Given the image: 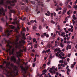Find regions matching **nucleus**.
I'll return each mask as SVG.
<instances>
[{"instance_id":"nucleus-52","label":"nucleus","mask_w":77,"mask_h":77,"mask_svg":"<svg viewBox=\"0 0 77 77\" xmlns=\"http://www.w3.org/2000/svg\"><path fill=\"white\" fill-rule=\"evenodd\" d=\"M23 30L24 31H25L26 30V28H23Z\"/></svg>"},{"instance_id":"nucleus-64","label":"nucleus","mask_w":77,"mask_h":77,"mask_svg":"<svg viewBox=\"0 0 77 77\" xmlns=\"http://www.w3.org/2000/svg\"><path fill=\"white\" fill-rule=\"evenodd\" d=\"M75 29H77V23L75 26Z\"/></svg>"},{"instance_id":"nucleus-26","label":"nucleus","mask_w":77,"mask_h":77,"mask_svg":"<svg viewBox=\"0 0 77 77\" xmlns=\"http://www.w3.org/2000/svg\"><path fill=\"white\" fill-rule=\"evenodd\" d=\"M42 28V26H41V25H39V29H41Z\"/></svg>"},{"instance_id":"nucleus-27","label":"nucleus","mask_w":77,"mask_h":77,"mask_svg":"<svg viewBox=\"0 0 77 77\" xmlns=\"http://www.w3.org/2000/svg\"><path fill=\"white\" fill-rule=\"evenodd\" d=\"M59 62H60V63H62V64L63 63V59H62V60H60V61H59Z\"/></svg>"},{"instance_id":"nucleus-34","label":"nucleus","mask_w":77,"mask_h":77,"mask_svg":"<svg viewBox=\"0 0 77 77\" xmlns=\"http://www.w3.org/2000/svg\"><path fill=\"white\" fill-rule=\"evenodd\" d=\"M33 28L34 29H36V27L35 26H34L33 27Z\"/></svg>"},{"instance_id":"nucleus-4","label":"nucleus","mask_w":77,"mask_h":77,"mask_svg":"<svg viewBox=\"0 0 77 77\" xmlns=\"http://www.w3.org/2000/svg\"><path fill=\"white\" fill-rule=\"evenodd\" d=\"M5 71L6 72V74H5L6 76L7 77H10V76H13V75L12 74V73L7 70V69H5Z\"/></svg>"},{"instance_id":"nucleus-30","label":"nucleus","mask_w":77,"mask_h":77,"mask_svg":"<svg viewBox=\"0 0 77 77\" xmlns=\"http://www.w3.org/2000/svg\"><path fill=\"white\" fill-rule=\"evenodd\" d=\"M36 39H35V38H33V42H36Z\"/></svg>"},{"instance_id":"nucleus-24","label":"nucleus","mask_w":77,"mask_h":77,"mask_svg":"<svg viewBox=\"0 0 77 77\" xmlns=\"http://www.w3.org/2000/svg\"><path fill=\"white\" fill-rule=\"evenodd\" d=\"M28 44L29 45H31L32 44V42H30L29 41H28Z\"/></svg>"},{"instance_id":"nucleus-7","label":"nucleus","mask_w":77,"mask_h":77,"mask_svg":"<svg viewBox=\"0 0 77 77\" xmlns=\"http://www.w3.org/2000/svg\"><path fill=\"white\" fill-rule=\"evenodd\" d=\"M57 8H56V11H58L59 10H61V9H62L61 7H60L59 5H57Z\"/></svg>"},{"instance_id":"nucleus-49","label":"nucleus","mask_w":77,"mask_h":77,"mask_svg":"<svg viewBox=\"0 0 77 77\" xmlns=\"http://www.w3.org/2000/svg\"><path fill=\"white\" fill-rule=\"evenodd\" d=\"M67 7L68 8H71V6L70 5H68Z\"/></svg>"},{"instance_id":"nucleus-31","label":"nucleus","mask_w":77,"mask_h":77,"mask_svg":"<svg viewBox=\"0 0 77 77\" xmlns=\"http://www.w3.org/2000/svg\"><path fill=\"white\" fill-rule=\"evenodd\" d=\"M57 26L58 27V29L59 30L60 29V26L59 25H58Z\"/></svg>"},{"instance_id":"nucleus-2","label":"nucleus","mask_w":77,"mask_h":77,"mask_svg":"<svg viewBox=\"0 0 77 77\" xmlns=\"http://www.w3.org/2000/svg\"><path fill=\"white\" fill-rule=\"evenodd\" d=\"M12 31L13 30L12 29L10 30V31L8 29H7L6 31H4V34L2 33L3 36H9L11 35V32H12Z\"/></svg>"},{"instance_id":"nucleus-57","label":"nucleus","mask_w":77,"mask_h":77,"mask_svg":"<svg viewBox=\"0 0 77 77\" xmlns=\"http://www.w3.org/2000/svg\"><path fill=\"white\" fill-rule=\"evenodd\" d=\"M43 35L44 36H46L47 35L46 33H45V32L44 33Z\"/></svg>"},{"instance_id":"nucleus-54","label":"nucleus","mask_w":77,"mask_h":77,"mask_svg":"<svg viewBox=\"0 0 77 77\" xmlns=\"http://www.w3.org/2000/svg\"><path fill=\"white\" fill-rule=\"evenodd\" d=\"M47 13H48L49 14V16L50 14H51L50 11H48Z\"/></svg>"},{"instance_id":"nucleus-15","label":"nucleus","mask_w":77,"mask_h":77,"mask_svg":"<svg viewBox=\"0 0 77 77\" xmlns=\"http://www.w3.org/2000/svg\"><path fill=\"white\" fill-rule=\"evenodd\" d=\"M72 18L76 20L77 19V18L75 17V14H73L72 16Z\"/></svg>"},{"instance_id":"nucleus-22","label":"nucleus","mask_w":77,"mask_h":77,"mask_svg":"<svg viewBox=\"0 0 77 77\" xmlns=\"http://www.w3.org/2000/svg\"><path fill=\"white\" fill-rule=\"evenodd\" d=\"M18 44H19L18 42L17 43V45H16V48H19V46L18 45Z\"/></svg>"},{"instance_id":"nucleus-3","label":"nucleus","mask_w":77,"mask_h":77,"mask_svg":"<svg viewBox=\"0 0 77 77\" xmlns=\"http://www.w3.org/2000/svg\"><path fill=\"white\" fill-rule=\"evenodd\" d=\"M6 1V2L7 3L9 4V0H0V5H5V1Z\"/></svg>"},{"instance_id":"nucleus-18","label":"nucleus","mask_w":77,"mask_h":77,"mask_svg":"<svg viewBox=\"0 0 77 77\" xmlns=\"http://www.w3.org/2000/svg\"><path fill=\"white\" fill-rule=\"evenodd\" d=\"M36 35H37L38 38H39V36H40V34H39V33H38V32H37V33H36Z\"/></svg>"},{"instance_id":"nucleus-47","label":"nucleus","mask_w":77,"mask_h":77,"mask_svg":"<svg viewBox=\"0 0 77 77\" xmlns=\"http://www.w3.org/2000/svg\"><path fill=\"white\" fill-rule=\"evenodd\" d=\"M25 2H26V3H29V1L28 0H25Z\"/></svg>"},{"instance_id":"nucleus-46","label":"nucleus","mask_w":77,"mask_h":77,"mask_svg":"<svg viewBox=\"0 0 77 77\" xmlns=\"http://www.w3.org/2000/svg\"><path fill=\"white\" fill-rule=\"evenodd\" d=\"M60 45H61V47H62V48H63V45L61 43V44H60Z\"/></svg>"},{"instance_id":"nucleus-53","label":"nucleus","mask_w":77,"mask_h":77,"mask_svg":"<svg viewBox=\"0 0 77 77\" xmlns=\"http://www.w3.org/2000/svg\"><path fill=\"white\" fill-rule=\"evenodd\" d=\"M26 17H23V20H25L26 19Z\"/></svg>"},{"instance_id":"nucleus-50","label":"nucleus","mask_w":77,"mask_h":77,"mask_svg":"<svg viewBox=\"0 0 77 77\" xmlns=\"http://www.w3.org/2000/svg\"><path fill=\"white\" fill-rule=\"evenodd\" d=\"M38 47V46L37 45V44H35V48H37Z\"/></svg>"},{"instance_id":"nucleus-36","label":"nucleus","mask_w":77,"mask_h":77,"mask_svg":"<svg viewBox=\"0 0 77 77\" xmlns=\"http://www.w3.org/2000/svg\"><path fill=\"white\" fill-rule=\"evenodd\" d=\"M10 66L11 67H14V64H13V63H11V64H10Z\"/></svg>"},{"instance_id":"nucleus-37","label":"nucleus","mask_w":77,"mask_h":77,"mask_svg":"<svg viewBox=\"0 0 77 77\" xmlns=\"http://www.w3.org/2000/svg\"><path fill=\"white\" fill-rule=\"evenodd\" d=\"M42 72H44V73H45V72H46L47 70H46V69H45L42 71Z\"/></svg>"},{"instance_id":"nucleus-12","label":"nucleus","mask_w":77,"mask_h":77,"mask_svg":"<svg viewBox=\"0 0 77 77\" xmlns=\"http://www.w3.org/2000/svg\"><path fill=\"white\" fill-rule=\"evenodd\" d=\"M6 42H7V47H10V45L9 44V43L11 42L10 40H8V41H6Z\"/></svg>"},{"instance_id":"nucleus-59","label":"nucleus","mask_w":77,"mask_h":77,"mask_svg":"<svg viewBox=\"0 0 77 77\" xmlns=\"http://www.w3.org/2000/svg\"><path fill=\"white\" fill-rule=\"evenodd\" d=\"M49 71L51 73H53V71H52V70L51 71L49 70Z\"/></svg>"},{"instance_id":"nucleus-8","label":"nucleus","mask_w":77,"mask_h":77,"mask_svg":"<svg viewBox=\"0 0 77 77\" xmlns=\"http://www.w3.org/2000/svg\"><path fill=\"white\" fill-rule=\"evenodd\" d=\"M0 14H2L3 15V8L1 7V9L0 8Z\"/></svg>"},{"instance_id":"nucleus-62","label":"nucleus","mask_w":77,"mask_h":77,"mask_svg":"<svg viewBox=\"0 0 77 77\" xmlns=\"http://www.w3.org/2000/svg\"><path fill=\"white\" fill-rule=\"evenodd\" d=\"M53 14H54L53 13H51V17H53Z\"/></svg>"},{"instance_id":"nucleus-43","label":"nucleus","mask_w":77,"mask_h":77,"mask_svg":"<svg viewBox=\"0 0 77 77\" xmlns=\"http://www.w3.org/2000/svg\"><path fill=\"white\" fill-rule=\"evenodd\" d=\"M9 51H10V49H8V50H6L7 53H8Z\"/></svg>"},{"instance_id":"nucleus-17","label":"nucleus","mask_w":77,"mask_h":77,"mask_svg":"<svg viewBox=\"0 0 77 77\" xmlns=\"http://www.w3.org/2000/svg\"><path fill=\"white\" fill-rule=\"evenodd\" d=\"M3 30V28L2 26H0V31L1 32H2V31Z\"/></svg>"},{"instance_id":"nucleus-60","label":"nucleus","mask_w":77,"mask_h":77,"mask_svg":"<svg viewBox=\"0 0 77 77\" xmlns=\"http://www.w3.org/2000/svg\"><path fill=\"white\" fill-rule=\"evenodd\" d=\"M20 53H22V52H23V50H20Z\"/></svg>"},{"instance_id":"nucleus-41","label":"nucleus","mask_w":77,"mask_h":77,"mask_svg":"<svg viewBox=\"0 0 77 77\" xmlns=\"http://www.w3.org/2000/svg\"><path fill=\"white\" fill-rule=\"evenodd\" d=\"M26 12H28V11H29V9L28 8H26Z\"/></svg>"},{"instance_id":"nucleus-58","label":"nucleus","mask_w":77,"mask_h":77,"mask_svg":"<svg viewBox=\"0 0 77 77\" xmlns=\"http://www.w3.org/2000/svg\"><path fill=\"white\" fill-rule=\"evenodd\" d=\"M56 55L57 57H59V56H58V53H57H57H56Z\"/></svg>"},{"instance_id":"nucleus-55","label":"nucleus","mask_w":77,"mask_h":77,"mask_svg":"<svg viewBox=\"0 0 77 77\" xmlns=\"http://www.w3.org/2000/svg\"><path fill=\"white\" fill-rule=\"evenodd\" d=\"M71 67H72V68H74V64H72L71 65Z\"/></svg>"},{"instance_id":"nucleus-29","label":"nucleus","mask_w":77,"mask_h":77,"mask_svg":"<svg viewBox=\"0 0 77 77\" xmlns=\"http://www.w3.org/2000/svg\"><path fill=\"white\" fill-rule=\"evenodd\" d=\"M19 43L20 45V46H22V42L21 41H19Z\"/></svg>"},{"instance_id":"nucleus-42","label":"nucleus","mask_w":77,"mask_h":77,"mask_svg":"<svg viewBox=\"0 0 77 77\" xmlns=\"http://www.w3.org/2000/svg\"><path fill=\"white\" fill-rule=\"evenodd\" d=\"M1 20L3 21V22H5V20L3 18H1Z\"/></svg>"},{"instance_id":"nucleus-14","label":"nucleus","mask_w":77,"mask_h":77,"mask_svg":"<svg viewBox=\"0 0 77 77\" xmlns=\"http://www.w3.org/2000/svg\"><path fill=\"white\" fill-rule=\"evenodd\" d=\"M54 5L55 6H57V4H58V2L54 0Z\"/></svg>"},{"instance_id":"nucleus-33","label":"nucleus","mask_w":77,"mask_h":77,"mask_svg":"<svg viewBox=\"0 0 77 77\" xmlns=\"http://www.w3.org/2000/svg\"><path fill=\"white\" fill-rule=\"evenodd\" d=\"M31 2L32 4H35V1H31Z\"/></svg>"},{"instance_id":"nucleus-56","label":"nucleus","mask_w":77,"mask_h":77,"mask_svg":"<svg viewBox=\"0 0 77 77\" xmlns=\"http://www.w3.org/2000/svg\"><path fill=\"white\" fill-rule=\"evenodd\" d=\"M38 6H37V8L35 10V11H38Z\"/></svg>"},{"instance_id":"nucleus-38","label":"nucleus","mask_w":77,"mask_h":77,"mask_svg":"<svg viewBox=\"0 0 77 77\" xmlns=\"http://www.w3.org/2000/svg\"><path fill=\"white\" fill-rule=\"evenodd\" d=\"M30 22H31V23H33L34 22V20H31L30 21Z\"/></svg>"},{"instance_id":"nucleus-63","label":"nucleus","mask_w":77,"mask_h":77,"mask_svg":"<svg viewBox=\"0 0 77 77\" xmlns=\"http://www.w3.org/2000/svg\"><path fill=\"white\" fill-rule=\"evenodd\" d=\"M46 63H45V64H44L43 65V66H44L45 67V66H46Z\"/></svg>"},{"instance_id":"nucleus-40","label":"nucleus","mask_w":77,"mask_h":77,"mask_svg":"<svg viewBox=\"0 0 77 77\" xmlns=\"http://www.w3.org/2000/svg\"><path fill=\"white\" fill-rule=\"evenodd\" d=\"M7 59L8 60H9L10 58L9 56H7Z\"/></svg>"},{"instance_id":"nucleus-1","label":"nucleus","mask_w":77,"mask_h":77,"mask_svg":"<svg viewBox=\"0 0 77 77\" xmlns=\"http://www.w3.org/2000/svg\"><path fill=\"white\" fill-rule=\"evenodd\" d=\"M11 61H13L14 63H20L21 60V59H20L19 57L18 59V62H17L16 59L14 56L11 57Z\"/></svg>"},{"instance_id":"nucleus-6","label":"nucleus","mask_w":77,"mask_h":77,"mask_svg":"<svg viewBox=\"0 0 77 77\" xmlns=\"http://www.w3.org/2000/svg\"><path fill=\"white\" fill-rule=\"evenodd\" d=\"M15 51L14 48H13L12 49V50L11 51H9V55L10 56H11L12 54H14V52Z\"/></svg>"},{"instance_id":"nucleus-13","label":"nucleus","mask_w":77,"mask_h":77,"mask_svg":"<svg viewBox=\"0 0 77 77\" xmlns=\"http://www.w3.org/2000/svg\"><path fill=\"white\" fill-rule=\"evenodd\" d=\"M22 69L24 71L25 73H26V70L25 68H22Z\"/></svg>"},{"instance_id":"nucleus-11","label":"nucleus","mask_w":77,"mask_h":77,"mask_svg":"<svg viewBox=\"0 0 77 77\" xmlns=\"http://www.w3.org/2000/svg\"><path fill=\"white\" fill-rule=\"evenodd\" d=\"M11 65V62H8L7 63L6 65V67H9V65Z\"/></svg>"},{"instance_id":"nucleus-10","label":"nucleus","mask_w":77,"mask_h":77,"mask_svg":"<svg viewBox=\"0 0 77 77\" xmlns=\"http://www.w3.org/2000/svg\"><path fill=\"white\" fill-rule=\"evenodd\" d=\"M51 60L50 59H49L48 60V62L47 63V64L48 65H50L51 64Z\"/></svg>"},{"instance_id":"nucleus-23","label":"nucleus","mask_w":77,"mask_h":77,"mask_svg":"<svg viewBox=\"0 0 77 77\" xmlns=\"http://www.w3.org/2000/svg\"><path fill=\"white\" fill-rule=\"evenodd\" d=\"M10 26H11V28H12V29H14V28H15V26H13V25H10Z\"/></svg>"},{"instance_id":"nucleus-44","label":"nucleus","mask_w":77,"mask_h":77,"mask_svg":"<svg viewBox=\"0 0 77 77\" xmlns=\"http://www.w3.org/2000/svg\"><path fill=\"white\" fill-rule=\"evenodd\" d=\"M34 62H35V61L36 60V57H35V58L34 59Z\"/></svg>"},{"instance_id":"nucleus-45","label":"nucleus","mask_w":77,"mask_h":77,"mask_svg":"<svg viewBox=\"0 0 77 77\" xmlns=\"http://www.w3.org/2000/svg\"><path fill=\"white\" fill-rule=\"evenodd\" d=\"M68 17V16H67V17H66V18H65V20H66V21L67 20Z\"/></svg>"},{"instance_id":"nucleus-21","label":"nucleus","mask_w":77,"mask_h":77,"mask_svg":"<svg viewBox=\"0 0 77 77\" xmlns=\"http://www.w3.org/2000/svg\"><path fill=\"white\" fill-rule=\"evenodd\" d=\"M59 48H56L54 49V52H55V51H59Z\"/></svg>"},{"instance_id":"nucleus-28","label":"nucleus","mask_w":77,"mask_h":77,"mask_svg":"<svg viewBox=\"0 0 77 77\" xmlns=\"http://www.w3.org/2000/svg\"><path fill=\"white\" fill-rule=\"evenodd\" d=\"M53 69H54V70L55 69V68L53 67H52V68H50L49 70H51V71H52V70H53Z\"/></svg>"},{"instance_id":"nucleus-48","label":"nucleus","mask_w":77,"mask_h":77,"mask_svg":"<svg viewBox=\"0 0 77 77\" xmlns=\"http://www.w3.org/2000/svg\"><path fill=\"white\" fill-rule=\"evenodd\" d=\"M49 51H50V49H48V50H47V53H48Z\"/></svg>"},{"instance_id":"nucleus-20","label":"nucleus","mask_w":77,"mask_h":77,"mask_svg":"<svg viewBox=\"0 0 77 77\" xmlns=\"http://www.w3.org/2000/svg\"><path fill=\"white\" fill-rule=\"evenodd\" d=\"M61 36H64V35H65V32H61Z\"/></svg>"},{"instance_id":"nucleus-16","label":"nucleus","mask_w":77,"mask_h":77,"mask_svg":"<svg viewBox=\"0 0 77 77\" xmlns=\"http://www.w3.org/2000/svg\"><path fill=\"white\" fill-rule=\"evenodd\" d=\"M72 11H71V10H69V11H68L67 14H68V15H69V14H71V13H72Z\"/></svg>"},{"instance_id":"nucleus-19","label":"nucleus","mask_w":77,"mask_h":77,"mask_svg":"<svg viewBox=\"0 0 77 77\" xmlns=\"http://www.w3.org/2000/svg\"><path fill=\"white\" fill-rule=\"evenodd\" d=\"M70 0H68V1H67L65 3L66 5H67L68 2H70Z\"/></svg>"},{"instance_id":"nucleus-5","label":"nucleus","mask_w":77,"mask_h":77,"mask_svg":"<svg viewBox=\"0 0 77 77\" xmlns=\"http://www.w3.org/2000/svg\"><path fill=\"white\" fill-rule=\"evenodd\" d=\"M8 9H9V12H10V13H16L15 10L13 9L11 10V8H12L10 6H8Z\"/></svg>"},{"instance_id":"nucleus-51","label":"nucleus","mask_w":77,"mask_h":77,"mask_svg":"<svg viewBox=\"0 0 77 77\" xmlns=\"http://www.w3.org/2000/svg\"><path fill=\"white\" fill-rule=\"evenodd\" d=\"M71 45H70L69 46V49H71Z\"/></svg>"},{"instance_id":"nucleus-25","label":"nucleus","mask_w":77,"mask_h":77,"mask_svg":"<svg viewBox=\"0 0 77 77\" xmlns=\"http://www.w3.org/2000/svg\"><path fill=\"white\" fill-rule=\"evenodd\" d=\"M21 42L23 44H25V43H26V42H25V40H22Z\"/></svg>"},{"instance_id":"nucleus-32","label":"nucleus","mask_w":77,"mask_h":77,"mask_svg":"<svg viewBox=\"0 0 77 77\" xmlns=\"http://www.w3.org/2000/svg\"><path fill=\"white\" fill-rule=\"evenodd\" d=\"M66 12V10H63V14H65V13Z\"/></svg>"},{"instance_id":"nucleus-9","label":"nucleus","mask_w":77,"mask_h":77,"mask_svg":"<svg viewBox=\"0 0 77 77\" xmlns=\"http://www.w3.org/2000/svg\"><path fill=\"white\" fill-rule=\"evenodd\" d=\"M22 35L23 37V39H26V35L25 33H24V32H23V33H22Z\"/></svg>"},{"instance_id":"nucleus-39","label":"nucleus","mask_w":77,"mask_h":77,"mask_svg":"<svg viewBox=\"0 0 77 77\" xmlns=\"http://www.w3.org/2000/svg\"><path fill=\"white\" fill-rule=\"evenodd\" d=\"M51 23H55V22L54 21V20H51Z\"/></svg>"},{"instance_id":"nucleus-35","label":"nucleus","mask_w":77,"mask_h":77,"mask_svg":"<svg viewBox=\"0 0 77 77\" xmlns=\"http://www.w3.org/2000/svg\"><path fill=\"white\" fill-rule=\"evenodd\" d=\"M73 8H77V5H74Z\"/></svg>"},{"instance_id":"nucleus-61","label":"nucleus","mask_w":77,"mask_h":77,"mask_svg":"<svg viewBox=\"0 0 77 77\" xmlns=\"http://www.w3.org/2000/svg\"><path fill=\"white\" fill-rule=\"evenodd\" d=\"M17 29H20V28L19 26H17Z\"/></svg>"}]
</instances>
